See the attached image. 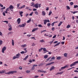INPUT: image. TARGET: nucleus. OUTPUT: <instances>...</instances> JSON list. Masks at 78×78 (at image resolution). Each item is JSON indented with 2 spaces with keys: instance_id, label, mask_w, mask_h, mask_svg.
Instances as JSON below:
<instances>
[{
  "instance_id": "nucleus-1",
  "label": "nucleus",
  "mask_w": 78,
  "mask_h": 78,
  "mask_svg": "<svg viewBox=\"0 0 78 78\" xmlns=\"http://www.w3.org/2000/svg\"><path fill=\"white\" fill-rule=\"evenodd\" d=\"M14 73H17V71H9L8 73H6L5 74H8V75H9V74H13Z\"/></svg>"
},
{
  "instance_id": "nucleus-2",
  "label": "nucleus",
  "mask_w": 78,
  "mask_h": 78,
  "mask_svg": "<svg viewBox=\"0 0 78 78\" xmlns=\"http://www.w3.org/2000/svg\"><path fill=\"white\" fill-rule=\"evenodd\" d=\"M77 63H78V61H76L75 62H73L72 64H71L70 65V67H72V66H75V65H76V64H77Z\"/></svg>"
},
{
  "instance_id": "nucleus-3",
  "label": "nucleus",
  "mask_w": 78,
  "mask_h": 78,
  "mask_svg": "<svg viewBox=\"0 0 78 78\" xmlns=\"http://www.w3.org/2000/svg\"><path fill=\"white\" fill-rule=\"evenodd\" d=\"M6 47L5 46H4L2 48V53H5V51L6 50Z\"/></svg>"
},
{
  "instance_id": "nucleus-4",
  "label": "nucleus",
  "mask_w": 78,
  "mask_h": 78,
  "mask_svg": "<svg viewBox=\"0 0 78 78\" xmlns=\"http://www.w3.org/2000/svg\"><path fill=\"white\" fill-rule=\"evenodd\" d=\"M44 20V25H46L47 22H50V20Z\"/></svg>"
},
{
  "instance_id": "nucleus-5",
  "label": "nucleus",
  "mask_w": 78,
  "mask_h": 78,
  "mask_svg": "<svg viewBox=\"0 0 78 78\" xmlns=\"http://www.w3.org/2000/svg\"><path fill=\"white\" fill-rule=\"evenodd\" d=\"M67 67H68V65H66L65 66L61 67V70H63V69H64L65 68H67Z\"/></svg>"
},
{
  "instance_id": "nucleus-6",
  "label": "nucleus",
  "mask_w": 78,
  "mask_h": 78,
  "mask_svg": "<svg viewBox=\"0 0 78 78\" xmlns=\"http://www.w3.org/2000/svg\"><path fill=\"white\" fill-rule=\"evenodd\" d=\"M38 5H39V4L37 3L35 4L34 6V7L36 8H39V6Z\"/></svg>"
},
{
  "instance_id": "nucleus-7",
  "label": "nucleus",
  "mask_w": 78,
  "mask_h": 78,
  "mask_svg": "<svg viewBox=\"0 0 78 78\" xmlns=\"http://www.w3.org/2000/svg\"><path fill=\"white\" fill-rule=\"evenodd\" d=\"M55 69V67L54 66H52L51 68H50V71H51V70H54Z\"/></svg>"
},
{
  "instance_id": "nucleus-8",
  "label": "nucleus",
  "mask_w": 78,
  "mask_h": 78,
  "mask_svg": "<svg viewBox=\"0 0 78 78\" xmlns=\"http://www.w3.org/2000/svg\"><path fill=\"white\" fill-rule=\"evenodd\" d=\"M54 64V62H51V63H48L46 65V66H50V65H51V64Z\"/></svg>"
},
{
  "instance_id": "nucleus-9",
  "label": "nucleus",
  "mask_w": 78,
  "mask_h": 78,
  "mask_svg": "<svg viewBox=\"0 0 78 78\" xmlns=\"http://www.w3.org/2000/svg\"><path fill=\"white\" fill-rule=\"evenodd\" d=\"M17 22L18 24H20V18H18L17 19Z\"/></svg>"
},
{
  "instance_id": "nucleus-10",
  "label": "nucleus",
  "mask_w": 78,
  "mask_h": 78,
  "mask_svg": "<svg viewBox=\"0 0 78 78\" xmlns=\"http://www.w3.org/2000/svg\"><path fill=\"white\" fill-rule=\"evenodd\" d=\"M19 13L21 17H22V16H23V15H22V14L23 13V11H20Z\"/></svg>"
},
{
  "instance_id": "nucleus-11",
  "label": "nucleus",
  "mask_w": 78,
  "mask_h": 78,
  "mask_svg": "<svg viewBox=\"0 0 78 78\" xmlns=\"http://www.w3.org/2000/svg\"><path fill=\"white\" fill-rule=\"evenodd\" d=\"M38 30V28H34L32 31V32H34V31H36Z\"/></svg>"
},
{
  "instance_id": "nucleus-12",
  "label": "nucleus",
  "mask_w": 78,
  "mask_h": 78,
  "mask_svg": "<svg viewBox=\"0 0 78 78\" xmlns=\"http://www.w3.org/2000/svg\"><path fill=\"white\" fill-rule=\"evenodd\" d=\"M16 56L17 57V58H19L20 56V54L19 53L18 54H17L16 55Z\"/></svg>"
},
{
  "instance_id": "nucleus-13",
  "label": "nucleus",
  "mask_w": 78,
  "mask_h": 78,
  "mask_svg": "<svg viewBox=\"0 0 78 78\" xmlns=\"http://www.w3.org/2000/svg\"><path fill=\"white\" fill-rule=\"evenodd\" d=\"M45 12L44 11H43L42 12V15L43 16H45Z\"/></svg>"
},
{
  "instance_id": "nucleus-14",
  "label": "nucleus",
  "mask_w": 78,
  "mask_h": 78,
  "mask_svg": "<svg viewBox=\"0 0 78 78\" xmlns=\"http://www.w3.org/2000/svg\"><path fill=\"white\" fill-rule=\"evenodd\" d=\"M9 7L10 9H14V6H12L11 5H10Z\"/></svg>"
},
{
  "instance_id": "nucleus-15",
  "label": "nucleus",
  "mask_w": 78,
  "mask_h": 78,
  "mask_svg": "<svg viewBox=\"0 0 78 78\" xmlns=\"http://www.w3.org/2000/svg\"><path fill=\"white\" fill-rule=\"evenodd\" d=\"M29 56H28V55L26 56V57H25V58H24L23 59V60H27V59H28V58Z\"/></svg>"
},
{
  "instance_id": "nucleus-16",
  "label": "nucleus",
  "mask_w": 78,
  "mask_h": 78,
  "mask_svg": "<svg viewBox=\"0 0 78 78\" xmlns=\"http://www.w3.org/2000/svg\"><path fill=\"white\" fill-rule=\"evenodd\" d=\"M29 56H28V55L26 56V57H25V58H24L23 59V60H27V59H28V58Z\"/></svg>"
},
{
  "instance_id": "nucleus-17",
  "label": "nucleus",
  "mask_w": 78,
  "mask_h": 78,
  "mask_svg": "<svg viewBox=\"0 0 78 78\" xmlns=\"http://www.w3.org/2000/svg\"><path fill=\"white\" fill-rule=\"evenodd\" d=\"M60 44H61L60 42H58V43L55 44L54 46V47H56V46H58V45H59Z\"/></svg>"
},
{
  "instance_id": "nucleus-18",
  "label": "nucleus",
  "mask_w": 78,
  "mask_h": 78,
  "mask_svg": "<svg viewBox=\"0 0 78 78\" xmlns=\"http://www.w3.org/2000/svg\"><path fill=\"white\" fill-rule=\"evenodd\" d=\"M55 58L54 57H52L50 59V61H52L53 60H55Z\"/></svg>"
},
{
  "instance_id": "nucleus-19",
  "label": "nucleus",
  "mask_w": 78,
  "mask_h": 78,
  "mask_svg": "<svg viewBox=\"0 0 78 78\" xmlns=\"http://www.w3.org/2000/svg\"><path fill=\"white\" fill-rule=\"evenodd\" d=\"M12 44L13 46H14V40L12 39Z\"/></svg>"
},
{
  "instance_id": "nucleus-20",
  "label": "nucleus",
  "mask_w": 78,
  "mask_h": 78,
  "mask_svg": "<svg viewBox=\"0 0 78 78\" xmlns=\"http://www.w3.org/2000/svg\"><path fill=\"white\" fill-rule=\"evenodd\" d=\"M25 7V5H23L21 7H19L20 9H23V8H24Z\"/></svg>"
},
{
  "instance_id": "nucleus-21",
  "label": "nucleus",
  "mask_w": 78,
  "mask_h": 78,
  "mask_svg": "<svg viewBox=\"0 0 78 78\" xmlns=\"http://www.w3.org/2000/svg\"><path fill=\"white\" fill-rule=\"evenodd\" d=\"M62 21L60 22V23L58 24V27H60V26H61V24H62Z\"/></svg>"
},
{
  "instance_id": "nucleus-22",
  "label": "nucleus",
  "mask_w": 78,
  "mask_h": 78,
  "mask_svg": "<svg viewBox=\"0 0 78 78\" xmlns=\"http://www.w3.org/2000/svg\"><path fill=\"white\" fill-rule=\"evenodd\" d=\"M27 45L26 44H25L24 45H22L21 46L22 47H27Z\"/></svg>"
},
{
  "instance_id": "nucleus-23",
  "label": "nucleus",
  "mask_w": 78,
  "mask_h": 78,
  "mask_svg": "<svg viewBox=\"0 0 78 78\" xmlns=\"http://www.w3.org/2000/svg\"><path fill=\"white\" fill-rule=\"evenodd\" d=\"M58 22H55L53 23L52 24H51V25L53 27L54 26V24H55V23H57Z\"/></svg>"
},
{
  "instance_id": "nucleus-24",
  "label": "nucleus",
  "mask_w": 78,
  "mask_h": 78,
  "mask_svg": "<svg viewBox=\"0 0 78 78\" xmlns=\"http://www.w3.org/2000/svg\"><path fill=\"white\" fill-rule=\"evenodd\" d=\"M45 42V41L43 39L40 40V42Z\"/></svg>"
},
{
  "instance_id": "nucleus-25",
  "label": "nucleus",
  "mask_w": 78,
  "mask_h": 78,
  "mask_svg": "<svg viewBox=\"0 0 78 78\" xmlns=\"http://www.w3.org/2000/svg\"><path fill=\"white\" fill-rule=\"evenodd\" d=\"M61 59V56H58L57 57V59L59 60V59Z\"/></svg>"
},
{
  "instance_id": "nucleus-26",
  "label": "nucleus",
  "mask_w": 78,
  "mask_h": 78,
  "mask_svg": "<svg viewBox=\"0 0 78 78\" xmlns=\"http://www.w3.org/2000/svg\"><path fill=\"white\" fill-rule=\"evenodd\" d=\"M48 55H45L44 56V59H47V58H48Z\"/></svg>"
},
{
  "instance_id": "nucleus-27",
  "label": "nucleus",
  "mask_w": 78,
  "mask_h": 78,
  "mask_svg": "<svg viewBox=\"0 0 78 78\" xmlns=\"http://www.w3.org/2000/svg\"><path fill=\"white\" fill-rule=\"evenodd\" d=\"M35 14H36V15H38L39 14V13L37 11H35L34 12Z\"/></svg>"
},
{
  "instance_id": "nucleus-28",
  "label": "nucleus",
  "mask_w": 78,
  "mask_h": 78,
  "mask_svg": "<svg viewBox=\"0 0 78 78\" xmlns=\"http://www.w3.org/2000/svg\"><path fill=\"white\" fill-rule=\"evenodd\" d=\"M4 73H5V71L2 70V71H0V73L1 74Z\"/></svg>"
},
{
  "instance_id": "nucleus-29",
  "label": "nucleus",
  "mask_w": 78,
  "mask_h": 78,
  "mask_svg": "<svg viewBox=\"0 0 78 78\" xmlns=\"http://www.w3.org/2000/svg\"><path fill=\"white\" fill-rule=\"evenodd\" d=\"M25 25H26V23H24L22 24V27H25Z\"/></svg>"
},
{
  "instance_id": "nucleus-30",
  "label": "nucleus",
  "mask_w": 78,
  "mask_h": 78,
  "mask_svg": "<svg viewBox=\"0 0 78 78\" xmlns=\"http://www.w3.org/2000/svg\"><path fill=\"white\" fill-rule=\"evenodd\" d=\"M10 9H10L9 7H8L6 9V11H9V10H10Z\"/></svg>"
},
{
  "instance_id": "nucleus-31",
  "label": "nucleus",
  "mask_w": 78,
  "mask_h": 78,
  "mask_svg": "<svg viewBox=\"0 0 78 78\" xmlns=\"http://www.w3.org/2000/svg\"><path fill=\"white\" fill-rule=\"evenodd\" d=\"M66 8H67V9H68V10L69 9H70V7H69V6H67Z\"/></svg>"
},
{
  "instance_id": "nucleus-32",
  "label": "nucleus",
  "mask_w": 78,
  "mask_h": 78,
  "mask_svg": "<svg viewBox=\"0 0 78 78\" xmlns=\"http://www.w3.org/2000/svg\"><path fill=\"white\" fill-rule=\"evenodd\" d=\"M74 8H78V5H74Z\"/></svg>"
},
{
  "instance_id": "nucleus-33",
  "label": "nucleus",
  "mask_w": 78,
  "mask_h": 78,
  "mask_svg": "<svg viewBox=\"0 0 78 78\" xmlns=\"http://www.w3.org/2000/svg\"><path fill=\"white\" fill-rule=\"evenodd\" d=\"M42 49H43V50L44 51H47V50H46V48H43Z\"/></svg>"
},
{
  "instance_id": "nucleus-34",
  "label": "nucleus",
  "mask_w": 78,
  "mask_h": 78,
  "mask_svg": "<svg viewBox=\"0 0 78 78\" xmlns=\"http://www.w3.org/2000/svg\"><path fill=\"white\" fill-rule=\"evenodd\" d=\"M64 56L65 57H67V53H65L64 54Z\"/></svg>"
},
{
  "instance_id": "nucleus-35",
  "label": "nucleus",
  "mask_w": 78,
  "mask_h": 78,
  "mask_svg": "<svg viewBox=\"0 0 78 78\" xmlns=\"http://www.w3.org/2000/svg\"><path fill=\"white\" fill-rule=\"evenodd\" d=\"M3 44V41L2 40H0V46Z\"/></svg>"
},
{
  "instance_id": "nucleus-36",
  "label": "nucleus",
  "mask_w": 78,
  "mask_h": 78,
  "mask_svg": "<svg viewBox=\"0 0 78 78\" xmlns=\"http://www.w3.org/2000/svg\"><path fill=\"white\" fill-rule=\"evenodd\" d=\"M18 59L17 57L16 56H13V59Z\"/></svg>"
},
{
  "instance_id": "nucleus-37",
  "label": "nucleus",
  "mask_w": 78,
  "mask_h": 78,
  "mask_svg": "<svg viewBox=\"0 0 78 78\" xmlns=\"http://www.w3.org/2000/svg\"><path fill=\"white\" fill-rule=\"evenodd\" d=\"M24 50L25 51H24L25 53H27V48H24Z\"/></svg>"
},
{
  "instance_id": "nucleus-38",
  "label": "nucleus",
  "mask_w": 78,
  "mask_h": 78,
  "mask_svg": "<svg viewBox=\"0 0 78 78\" xmlns=\"http://www.w3.org/2000/svg\"><path fill=\"white\" fill-rule=\"evenodd\" d=\"M31 19H29L28 21H27V23H30V22H31Z\"/></svg>"
},
{
  "instance_id": "nucleus-39",
  "label": "nucleus",
  "mask_w": 78,
  "mask_h": 78,
  "mask_svg": "<svg viewBox=\"0 0 78 78\" xmlns=\"http://www.w3.org/2000/svg\"><path fill=\"white\" fill-rule=\"evenodd\" d=\"M8 30L9 31H11V30H12V27L9 28L8 29Z\"/></svg>"
},
{
  "instance_id": "nucleus-40",
  "label": "nucleus",
  "mask_w": 78,
  "mask_h": 78,
  "mask_svg": "<svg viewBox=\"0 0 78 78\" xmlns=\"http://www.w3.org/2000/svg\"><path fill=\"white\" fill-rule=\"evenodd\" d=\"M3 22H5V23H8V21H2Z\"/></svg>"
},
{
  "instance_id": "nucleus-41",
  "label": "nucleus",
  "mask_w": 78,
  "mask_h": 78,
  "mask_svg": "<svg viewBox=\"0 0 78 78\" xmlns=\"http://www.w3.org/2000/svg\"><path fill=\"white\" fill-rule=\"evenodd\" d=\"M5 8L6 7L4 6L1 9V10H3V9H5Z\"/></svg>"
},
{
  "instance_id": "nucleus-42",
  "label": "nucleus",
  "mask_w": 78,
  "mask_h": 78,
  "mask_svg": "<svg viewBox=\"0 0 78 78\" xmlns=\"http://www.w3.org/2000/svg\"><path fill=\"white\" fill-rule=\"evenodd\" d=\"M34 69H35V68L33 66V67L31 68L32 70H34Z\"/></svg>"
},
{
  "instance_id": "nucleus-43",
  "label": "nucleus",
  "mask_w": 78,
  "mask_h": 78,
  "mask_svg": "<svg viewBox=\"0 0 78 78\" xmlns=\"http://www.w3.org/2000/svg\"><path fill=\"white\" fill-rule=\"evenodd\" d=\"M43 48H41V49H39V51L40 52H41V51H42V50Z\"/></svg>"
},
{
  "instance_id": "nucleus-44",
  "label": "nucleus",
  "mask_w": 78,
  "mask_h": 78,
  "mask_svg": "<svg viewBox=\"0 0 78 78\" xmlns=\"http://www.w3.org/2000/svg\"><path fill=\"white\" fill-rule=\"evenodd\" d=\"M70 25H68L66 27V28H70Z\"/></svg>"
},
{
  "instance_id": "nucleus-45",
  "label": "nucleus",
  "mask_w": 78,
  "mask_h": 78,
  "mask_svg": "<svg viewBox=\"0 0 78 78\" xmlns=\"http://www.w3.org/2000/svg\"><path fill=\"white\" fill-rule=\"evenodd\" d=\"M51 57H49V58H47V61H49V60H50V59H51Z\"/></svg>"
},
{
  "instance_id": "nucleus-46",
  "label": "nucleus",
  "mask_w": 78,
  "mask_h": 78,
  "mask_svg": "<svg viewBox=\"0 0 78 78\" xmlns=\"http://www.w3.org/2000/svg\"><path fill=\"white\" fill-rule=\"evenodd\" d=\"M38 77H39V76H35L34 77L35 78H38Z\"/></svg>"
},
{
  "instance_id": "nucleus-47",
  "label": "nucleus",
  "mask_w": 78,
  "mask_h": 78,
  "mask_svg": "<svg viewBox=\"0 0 78 78\" xmlns=\"http://www.w3.org/2000/svg\"><path fill=\"white\" fill-rule=\"evenodd\" d=\"M51 25V24H50V23H48L47 24V25L48 27H50V25Z\"/></svg>"
},
{
  "instance_id": "nucleus-48",
  "label": "nucleus",
  "mask_w": 78,
  "mask_h": 78,
  "mask_svg": "<svg viewBox=\"0 0 78 78\" xmlns=\"http://www.w3.org/2000/svg\"><path fill=\"white\" fill-rule=\"evenodd\" d=\"M38 27L40 28H42V25L41 24H40L38 25Z\"/></svg>"
},
{
  "instance_id": "nucleus-49",
  "label": "nucleus",
  "mask_w": 78,
  "mask_h": 78,
  "mask_svg": "<svg viewBox=\"0 0 78 78\" xmlns=\"http://www.w3.org/2000/svg\"><path fill=\"white\" fill-rule=\"evenodd\" d=\"M34 5V2H32V3H31V5H30V6H33V5Z\"/></svg>"
},
{
  "instance_id": "nucleus-50",
  "label": "nucleus",
  "mask_w": 78,
  "mask_h": 78,
  "mask_svg": "<svg viewBox=\"0 0 78 78\" xmlns=\"http://www.w3.org/2000/svg\"><path fill=\"white\" fill-rule=\"evenodd\" d=\"M65 43V42L64 41H62L61 42V44H62V45H64Z\"/></svg>"
},
{
  "instance_id": "nucleus-51",
  "label": "nucleus",
  "mask_w": 78,
  "mask_h": 78,
  "mask_svg": "<svg viewBox=\"0 0 78 78\" xmlns=\"http://www.w3.org/2000/svg\"><path fill=\"white\" fill-rule=\"evenodd\" d=\"M26 73H30V71H29V70H27L26 72Z\"/></svg>"
},
{
  "instance_id": "nucleus-52",
  "label": "nucleus",
  "mask_w": 78,
  "mask_h": 78,
  "mask_svg": "<svg viewBox=\"0 0 78 78\" xmlns=\"http://www.w3.org/2000/svg\"><path fill=\"white\" fill-rule=\"evenodd\" d=\"M20 53H21V54H24V53H25V52L24 51H22Z\"/></svg>"
},
{
  "instance_id": "nucleus-53",
  "label": "nucleus",
  "mask_w": 78,
  "mask_h": 78,
  "mask_svg": "<svg viewBox=\"0 0 78 78\" xmlns=\"http://www.w3.org/2000/svg\"><path fill=\"white\" fill-rule=\"evenodd\" d=\"M32 45H31V46H35V45L34 43H33L32 44Z\"/></svg>"
},
{
  "instance_id": "nucleus-54",
  "label": "nucleus",
  "mask_w": 78,
  "mask_h": 78,
  "mask_svg": "<svg viewBox=\"0 0 78 78\" xmlns=\"http://www.w3.org/2000/svg\"><path fill=\"white\" fill-rule=\"evenodd\" d=\"M52 13V12H49V16H50L51 15V14Z\"/></svg>"
},
{
  "instance_id": "nucleus-55",
  "label": "nucleus",
  "mask_w": 78,
  "mask_h": 78,
  "mask_svg": "<svg viewBox=\"0 0 78 78\" xmlns=\"http://www.w3.org/2000/svg\"><path fill=\"white\" fill-rule=\"evenodd\" d=\"M33 12H32L31 13H30V16H33Z\"/></svg>"
},
{
  "instance_id": "nucleus-56",
  "label": "nucleus",
  "mask_w": 78,
  "mask_h": 78,
  "mask_svg": "<svg viewBox=\"0 0 78 78\" xmlns=\"http://www.w3.org/2000/svg\"><path fill=\"white\" fill-rule=\"evenodd\" d=\"M58 41H56L54 42V44H57V43H58Z\"/></svg>"
},
{
  "instance_id": "nucleus-57",
  "label": "nucleus",
  "mask_w": 78,
  "mask_h": 78,
  "mask_svg": "<svg viewBox=\"0 0 78 78\" xmlns=\"http://www.w3.org/2000/svg\"><path fill=\"white\" fill-rule=\"evenodd\" d=\"M56 37V35H55L53 37V39H54V38H55Z\"/></svg>"
},
{
  "instance_id": "nucleus-58",
  "label": "nucleus",
  "mask_w": 78,
  "mask_h": 78,
  "mask_svg": "<svg viewBox=\"0 0 78 78\" xmlns=\"http://www.w3.org/2000/svg\"><path fill=\"white\" fill-rule=\"evenodd\" d=\"M62 73H63V72H62H62H60L59 73H58L57 74H60L61 75L62 74Z\"/></svg>"
},
{
  "instance_id": "nucleus-59",
  "label": "nucleus",
  "mask_w": 78,
  "mask_h": 78,
  "mask_svg": "<svg viewBox=\"0 0 78 78\" xmlns=\"http://www.w3.org/2000/svg\"><path fill=\"white\" fill-rule=\"evenodd\" d=\"M29 62L31 63V62H32V60L31 59L29 60Z\"/></svg>"
},
{
  "instance_id": "nucleus-60",
  "label": "nucleus",
  "mask_w": 78,
  "mask_h": 78,
  "mask_svg": "<svg viewBox=\"0 0 78 78\" xmlns=\"http://www.w3.org/2000/svg\"><path fill=\"white\" fill-rule=\"evenodd\" d=\"M70 4L71 5H73V2H71L70 3Z\"/></svg>"
},
{
  "instance_id": "nucleus-61",
  "label": "nucleus",
  "mask_w": 78,
  "mask_h": 78,
  "mask_svg": "<svg viewBox=\"0 0 78 78\" xmlns=\"http://www.w3.org/2000/svg\"><path fill=\"white\" fill-rule=\"evenodd\" d=\"M0 6H1V7H3V5L0 3Z\"/></svg>"
},
{
  "instance_id": "nucleus-62",
  "label": "nucleus",
  "mask_w": 78,
  "mask_h": 78,
  "mask_svg": "<svg viewBox=\"0 0 78 78\" xmlns=\"http://www.w3.org/2000/svg\"><path fill=\"white\" fill-rule=\"evenodd\" d=\"M53 41H50L49 42V43H50V44H52V43H53Z\"/></svg>"
},
{
  "instance_id": "nucleus-63",
  "label": "nucleus",
  "mask_w": 78,
  "mask_h": 78,
  "mask_svg": "<svg viewBox=\"0 0 78 78\" xmlns=\"http://www.w3.org/2000/svg\"><path fill=\"white\" fill-rule=\"evenodd\" d=\"M26 9H30V7H26Z\"/></svg>"
},
{
  "instance_id": "nucleus-64",
  "label": "nucleus",
  "mask_w": 78,
  "mask_h": 78,
  "mask_svg": "<svg viewBox=\"0 0 78 78\" xmlns=\"http://www.w3.org/2000/svg\"><path fill=\"white\" fill-rule=\"evenodd\" d=\"M54 30H55V27H52V28L51 29V30L52 31H54Z\"/></svg>"
}]
</instances>
